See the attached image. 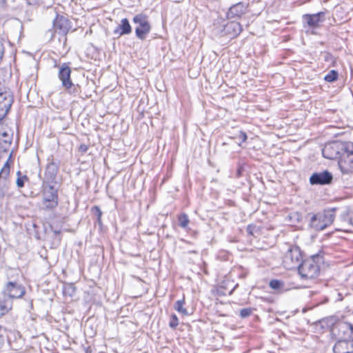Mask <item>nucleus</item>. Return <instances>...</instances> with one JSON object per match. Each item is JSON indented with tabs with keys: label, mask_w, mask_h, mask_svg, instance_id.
Instances as JSON below:
<instances>
[{
	"label": "nucleus",
	"mask_w": 353,
	"mask_h": 353,
	"mask_svg": "<svg viewBox=\"0 0 353 353\" xmlns=\"http://www.w3.org/2000/svg\"><path fill=\"white\" fill-rule=\"evenodd\" d=\"M333 176L327 170L313 173L310 178V183L312 185H328L332 181Z\"/></svg>",
	"instance_id": "9b49d317"
},
{
	"label": "nucleus",
	"mask_w": 353,
	"mask_h": 353,
	"mask_svg": "<svg viewBox=\"0 0 353 353\" xmlns=\"http://www.w3.org/2000/svg\"><path fill=\"white\" fill-rule=\"evenodd\" d=\"M351 342L345 340L337 341L333 347V351L334 353H350Z\"/></svg>",
	"instance_id": "dca6fc26"
},
{
	"label": "nucleus",
	"mask_w": 353,
	"mask_h": 353,
	"mask_svg": "<svg viewBox=\"0 0 353 353\" xmlns=\"http://www.w3.org/2000/svg\"><path fill=\"white\" fill-rule=\"evenodd\" d=\"M76 288L72 283L67 284L63 288V293L65 295L72 296L75 293Z\"/></svg>",
	"instance_id": "b1692460"
},
{
	"label": "nucleus",
	"mask_w": 353,
	"mask_h": 353,
	"mask_svg": "<svg viewBox=\"0 0 353 353\" xmlns=\"http://www.w3.org/2000/svg\"><path fill=\"white\" fill-rule=\"evenodd\" d=\"M47 165L45 171V179L48 183L53 182L59 170L60 161L56 159L52 155L47 159Z\"/></svg>",
	"instance_id": "6e6552de"
},
{
	"label": "nucleus",
	"mask_w": 353,
	"mask_h": 353,
	"mask_svg": "<svg viewBox=\"0 0 353 353\" xmlns=\"http://www.w3.org/2000/svg\"><path fill=\"white\" fill-rule=\"evenodd\" d=\"M4 332H5L4 327L0 325V341H1V337H2Z\"/></svg>",
	"instance_id": "473e14b6"
},
{
	"label": "nucleus",
	"mask_w": 353,
	"mask_h": 353,
	"mask_svg": "<svg viewBox=\"0 0 353 353\" xmlns=\"http://www.w3.org/2000/svg\"><path fill=\"white\" fill-rule=\"evenodd\" d=\"M254 310V309L251 307L243 308L240 310V316L242 319L249 317Z\"/></svg>",
	"instance_id": "a878e982"
},
{
	"label": "nucleus",
	"mask_w": 353,
	"mask_h": 353,
	"mask_svg": "<svg viewBox=\"0 0 353 353\" xmlns=\"http://www.w3.org/2000/svg\"><path fill=\"white\" fill-rule=\"evenodd\" d=\"M242 30L243 28L240 23L232 21L223 26L221 30V37L234 39L237 37Z\"/></svg>",
	"instance_id": "1a4fd4ad"
},
{
	"label": "nucleus",
	"mask_w": 353,
	"mask_h": 353,
	"mask_svg": "<svg viewBox=\"0 0 353 353\" xmlns=\"http://www.w3.org/2000/svg\"><path fill=\"white\" fill-rule=\"evenodd\" d=\"M4 142H5V143H10H10H12V140H11V139H10V140H9V141L5 140V141H4Z\"/></svg>",
	"instance_id": "4c0bfd02"
},
{
	"label": "nucleus",
	"mask_w": 353,
	"mask_h": 353,
	"mask_svg": "<svg viewBox=\"0 0 353 353\" xmlns=\"http://www.w3.org/2000/svg\"><path fill=\"white\" fill-rule=\"evenodd\" d=\"M350 347H351V348H352V347H353V342H351Z\"/></svg>",
	"instance_id": "58836bf2"
},
{
	"label": "nucleus",
	"mask_w": 353,
	"mask_h": 353,
	"mask_svg": "<svg viewBox=\"0 0 353 353\" xmlns=\"http://www.w3.org/2000/svg\"><path fill=\"white\" fill-rule=\"evenodd\" d=\"M1 135H2L3 137H7V136H8V133H7V132H3V133L1 134Z\"/></svg>",
	"instance_id": "e433bc0d"
},
{
	"label": "nucleus",
	"mask_w": 353,
	"mask_h": 353,
	"mask_svg": "<svg viewBox=\"0 0 353 353\" xmlns=\"http://www.w3.org/2000/svg\"><path fill=\"white\" fill-rule=\"evenodd\" d=\"M248 6L243 3H238L231 6L227 12L228 19L240 18L247 12Z\"/></svg>",
	"instance_id": "4468645a"
},
{
	"label": "nucleus",
	"mask_w": 353,
	"mask_h": 353,
	"mask_svg": "<svg viewBox=\"0 0 353 353\" xmlns=\"http://www.w3.org/2000/svg\"><path fill=\"white\" fill-rule=\"evenodd\" d=\"M256 227L252 225H249L247 227V232L250 235H254V230H255Z\"/></svg>",
	"instance_id": "c756f323"
},
{
	"label": "nucleus",
	"mask_w": 353,
	"mask_h": 353,
	"mask_svg": "<svg viewBox=\"0 0 353 353\" xmlns=\"http://www.w3.org/2000/svg\"><path fill=\"white\" fill-rule=\"evenodd\" d=\"M88 150V145H86L85 144H81L79 146V151H81V152H86Z\"/></svg>",
	"instance_id": "7c9ffc66"
},
{
	"label": "nucleus",
	"mask_w": 353,
	"mask_h": 353,
	"mask_svg": "<svg viewBox=\"0 0 353 353\" xmlns=\"http://www.w3.org/2000/svg\"><path fill=\"white\" fill-rule=\"evenodd\" d=\"M185 304V299L184 297L181 300L177 301L174 305V310H176L178 312L187 315L188 311L185 308H184L183 305Z\"/></svg>",
	"instance_id": "a211bd4d"
},
{
	"label": "nucleus",
	"mask_w": 353,
	"mask_h": 353,
	"mask_svg": "<svg viewBox=\"0 0 353 353\" xmlns=\"http://www.w3.org/2000/svg\"><path fill=\"white\" fill-rule=\"evenodd\" d=\"M10 310L11 306H9L6 301L0 299V318L7 314Z\"/></svg>",
	"instance_id": "aec40b11"
},
{
	"label": "nucleus",
	"mask_w": 353,
	"mask_h": 353,
	"mask_svg": "<svg viewBox=\"0 0 353 353\" xmlns=\"http://www.w3.org/2000/svg\"><path fill=\"white\" fill-rule=\"evenodd\" d=\"M323 262V256L314 254L303 261L299 265V272L302 278L312 279L320 272V265Z\"/></svg>",
	"instance_id": "f03ea898"
},
{
	"label": "nucleus",
	"mask_w": 353,
	"mask_h": 353,
	"mask_svg": "<svg viewBox=\"0 0 353 353\" xmlns=\"http://www.w3.org/2000/svg\"><path fill=\"white\" fill-rule=\"evenodd\" d=\"M338 72L334 70H332L325 76L324 79L327 82H333L338 79Z\"/></svg>",
	"instance_id": "5701e85b"
},
{
	"label": "nucleus",
	"mask_w": 353,
	"mask_h": 353,
	"mask_svg": "<svg viewBox=\"0 0 353 353\" xmlns=\"http://www.w3.org/2000/svg\"><path fill=\"white\" fill-rule=\"evenodd\" d=\"M179 225L182 228H186L190 222L188 216L186 214H182L179 216Z\"/></svg>",
	"instance_id": "4be33fe9"
},
{
	"label": "nucleus",
	"mask_w": 353,
	"mask_h": 353,
	"mask_svg": "<svg viewBox=\"0 0 353 353\" xmlns=\"http://www.w3.org/2000/svg\"><path fill=\"white\" fill-rule=\"evenodd\" d=\"M48 33L50 34V39H52L54 37V32L51 30H49Z\"/></svg>",
	"instance_id": "c9c22d12"
},
{
	"label": "nucleus",
	"mask_w": 353,
	"mask_h": 353,
	"mask_svg": "<svg viewBox=\"0 0 353 353\" xmlns=\"http://www.w3.org/2000/svg\"><path fill=\"white\" fill-rule=\"evenodd\" d=\"M284 286V283L280 280L273 279L270 282V287L276 290L283 292L285 290Z\"/></svg>",
	"instance_id": "6ab92c4d"
},
{
	"label": "nucleus",
	"mask_w": 353,
	"mask_h": 353,
	"mask_svg": "<svg viewBox=\"0 0 353 353\" xmlns=\"http://www.w3.org/2000/svg\"><path fill=\"white\" fill-rule=\"evenodd\" d=\"M179 325V319L176 314H173L171 315L170 321L169 325L171 328L175 329Z\"/></svg>",
	"instance_id": "bb28decb"
},
{
	"label": "nucleus",
	"mask_w": 353,
	"mask_h": 353,
	"mask_svg": "<svg viewBox=\"0 0 353 353\" xmlns=\"http://www.w3.org/2000/svg\"><path fill=\"white\" fill-rule=\"evenodd\" d=\"M71 69L67 63L62 64L59 68V79L62 82V85L66 89L70 90L73 86L70 79Z\"/></svg>",
	"instance_id": "ddd939ff"
},
{
	"label": "nucleus",
	"mask_w": 353,
	"mask_h": 353,
	"mask_svg": "<svg viewBox=\"0 0 353 353\" xmlns=\"http://www.w3.org/2000/svg\"><path fill=\"white\" fill-rule=\"evenodd\" d=\"M283 263L286 268H299L302 262V254L297 246H291L283 256Z\"/></svg>",
	"instance_id": "20e7f679"
},
{
	"label": "nucleus",
	"mask_w": 353,
	"mask_h": 353,
	"mask_svg": "<svg viewBox=\"0 0 353 353\" xmlns=\"http://www.w3.org/2000/svg\"><path fill=\"white\" fill-rule=\"evenodd\" d=\"M91 211H92V214L97 217L98 223L101 224V223L102 212L101 211L99 207L95 205L92 208Z\"/></svg>",
	"instance_id": "393cba45"
},
{
	"label": "nucleus",
	"mask_w": 353,
	"mask_h": 353,
	"mask_svg": "<svg viewBox=\"0 0 353 353\" xmlns=\"http://www.w3.org/2000/svg\"><path fill=\"white\" fill-rule=\"evenodd\" d=\"M71 27V22L64 16L57 14L56 19L53 21L54 32L63 36L68 34Z\"/></svg>",
	"instance_id": "9d476101"
},
{
	"label": "nucleus",
	"mask_w": 353,
	"mask_h": 353,
	"mask_svg": "<svg viewBox=\"0 0 353 353\" xmlns=\"http://www.w3.org/2000/svg\"><path fill=\"white\" fill-rule=\"evenodd\" d=\"M349 221L350 223V226L353 228V212H352V213H351V218L349 219Z\"/></svg>",
	"instance_id": "72a5a7b5"
},
{
	"label": "nucleus",
	"mask_w": 353,
	"mask_h": 353,
	"mask_svg": "<svg viewBox=\"0 0 353 353\" xmlns=\"http://www.w3.org/2000/svg\"><path fill=\"white\" fill-rule=\"evenodd\" d=\"M237 138L241 139L242 142H245L247 140V134L243 131H240L237 136Z\"/></svg>",
	"instance_id": "c85d7f7f"
},
{
	"label": "nucleus",
	"mask_w": 353,
	"mask_h": 353,
	"mask_svg": "<svg viewBox=\"0 0 353 353\" xmlns=\"http://www.w3.org/2000/svg\"><path fill=\"white\" fill-rule=\"evenodd\" d=\"M352 212L349 210V209H345L340 215V220L343 226L347 227L350 226L349 219L351 218Z\"/></svg>",
	"instance_id": "f3484780"
},
{
	"label": "nucleus",
	"mask_w": 353,
	"mask_h": 353,
	"mask_svg": "<svg viewBox=\"0 0 353 353\" xmlns=\"http://www.w3.org/2000/svg\"><path fill=\"white\" fill-rule=\"evenodd\" d=\"M344 325L347 327H349L350 330H353V326L351 324H345Z\"/></svg>",
	"instance_id": "f704fd0d"
},
{
	"label": "nucleus",
	"mask_w": 353,
	"mask_h": 353,
	"mask_svg": "<svg viewBox=\"0 0 353 353\" xmlns=\"http://www.w3.org/2000/svg\"><path fill=\"white\" fill-rule=\"evenodd\" d=\"M325 20V12H319L316 14H305L303 15V23L310 28H316L319 27L320 23Z\"/></svg>",
	"instance_id": "f8f14e48"
},
{
	"label": "nucleus",
	"mask_w": 353,
	"mask_h": 353,
	"mask_svg": "<svg viewBox=\"0 0 353 353\" xmlns=\"http://www.w3.org/2000/svg\"><path fill=\"white\" fill-rule=\"evenodd\" d=\"M42 203L45 210H52L57 206V190L52 185H47L43 188Z\"/></svg>",
	"instance_id": "423d86ee"
},
{
	"label": "nucleus",
	"mask_w": 353,
	"mask_h": 353,
	"mask_svg": "<svg viewBox=\"0 0 353 353\" xmlns=\"http://www.w3.org/2000/svg\"><path fill=\"white\" fill-rule=\"evenodd\" d=\"M6 6V0H0V10H3Z\"/></svg>",
	"instance_id": "2f4dec72"
},
{
	"label": "nucleus",
	"mask_w": 353,
	"mask_h": 353,
	"mask_svg": "<svg viewBox=\"0 0 353 353\" xmlns=\"http://www.w3.org/2000/svg\"><path fill=\"white\" fill-rule=\"evenodd\" d=\"M323 157L327 159H339V166L343 174H353V143L333 141L322 149Z\"/></svg>",
	"instance_id": "f257e3e1"
},
{
	"label": "nucleus",
	"mask_w": 353,
	"mask_h": 353,
	"mask_svg": "<svg viewBox=\"0 0 353 353\" xmlns=\"http://www.w3.org/2000/svg\"><path fill=\"white\" fill-rule=\"evenodd\" d=\"M133 22L138 24L135 29L136 36L141 40H144L146 35L151 30V26L148 21V17L143 14H138L133 18Z\"/></svg>",
	"instance_id": "39448f33"
},
{
	"label": "nucleus",
	"mask_w": 353,
	"mask_h": 353,
	"mask_svg": "<svg viewBox=\"0 0 353 353\" xmlns=\"http://www.w3.org/2000/svg\"><path fill=\"white\" fill-rule=\"evenodd\" d=\"M3 292L10 299H20L26 294V288L17 281H10L5 285Z\"/></svg>",
	"instance_id": "0eeeda50"
},
{
	"label": "nucleus",
	"mask_w": 353,
	"mask_h": 353,
	"mask_svg": "<svg viewBox=\"0 0 353 353\" xmlns=\"http://www.w3.org/2000/svg\"><path fill=\"white\" fill-rule=\"evenodd\" d=\"M17 175L18 176L16 183L18 188H23L24 186V183L26 181L28 180V178L26 175L21 176V173L20 171L17 172Z\"/></svg>",
	"instance_id": "412c9836"
},
{
	"label": "nucleus",
	"mask_w": 353,
	"mask_h": 353,
	"mask_svg": "<svg viewBox=\"0 0 353 353\" xmlns=\"http://www.w3.org/2000/svg\"><path fill=\"white\" fill-rule=\"evenodd\" d=\"M334 211L335 208H332L323 212L312 214L310 222V227L316 231L324 230L334 221Z\"/></svg>",
	"instance_id": "7ed1b4c3"
},
{
	"label": "nucleus",
	"mask_w": 353,
	"mask_h": 353,
	"mask_svg": "<svg viewBox=\"0 0 353 353\" xmlns=\"http://www.w3.org/2000/svg\"><path fill=\"white\" fill-rule=\"evenodd\" d=\"M131 32L132 27L126 18L122 19L121 23L114 30V34L118 35V37L129 34Z\"/></svg>",
	"instance_id": "2eb2a0df"
},
{
	"label": "nucleus",
	"mask_w": 353,
	"mask_h": 353,
	"mask_svg": "<svg viewBox=\"0 0 353 353\" xmlns=\"http://www.w3.org/2000/svg\"><path fill=\"white\" fill-rule=\"evenodd\" d=\"M27 3L31 6H41L43 4V0H26Z\"/></svg>",
	"instance_id": "cd10ccee"
}]
</instances>
